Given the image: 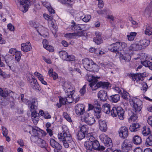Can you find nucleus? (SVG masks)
Masks as SVG:
<instances>
[{"mask_svg": "<svg viewBox=\"0 0 152 152\" xmlns=\"http://www.w3.org/2000/svg\"><path fill=\"white\" fill-rule=\"evenodd\" d=\"M87 138L88 140H89V141H90L92 142H94V141L96 140L94 137L91 134H88L87 135Z\"/></svg>", "mask_w": 152, "mask_h": 152, "instance_id": "nucleus-55", "label": "nucleus"}, {"mask_svg": "<svg viewBox=\"0 0 152 152\" xmlns=\"http://www.w3.org/2000/svg\"><path fill=\"white\" fill-rule=\"evenodd\" d=\"M141 64L146 67H148L152 70V63L149 61L145 60L143 62L141 61Z\"/></svg>", "mask_w": 152, "mask_h": 152, "instance_id": "nucleus-42", "label": "nucleus"}, {"mask_svg": "<svg viewBox=\"0 0 152 152\" xmlns=\"http://www.w3.org/2000/svg\"><path fill=\"white\" fill-rule=\"evenodd\" d=\"M34 83L32 84L31 86V87L33 89L37 90L40 91V90L39 88V86L38 84L37 80H35Z\"/></svg>", "mask_w": 152, "mask_h": 152, "instance_id": "nucleus-46", "label": "nucleus"}, {"mask_svg": "<svg viewBox=\"0 0 152 152\" xmlns=\"http://www.w3.org/2000/svg\"><path fill=\"white\" fill-rule=\"evenodd\" d=\"M146 75L145 72L143 73H138L137 74H134L133 73H131L128 74V76H144Z\"/></svg>", "mask_w": 152, "mask_h": 152, "instance_id": "nucleus-52", "label": "nucleus"}, {"mask_svg": "<svg viewBox=\"0 0 152 152\" xmlns=\"http://www.w3.org/2000/svg\"><path fill=\"white\" fill-rule=\"evenodd\" d=\"M68 69L70 72H71V73H72V75H82L81 74L80 69H73L72 67L69 66Z\"/></svg>", "mask_w": 152, "mask_h": 152, "instance_id": "nucleus-25", "label": "nucleus"}, {"mask_svg": "<svg viewBox=\"0 0 152 152\" xmlns=\"http://www.w3.org/2000/svg\"><path fill=\"white\" fill-rule=\"evenodd\" d=\"M133 143L136 145H140L142 142L141 137L138 135H135L133 138Z\"/></svg>", "mask_w": 152, "mask_h": 152, "instance_id": "nucleus-28", "label": "nucleus"}, {"mask_svg": "<svg viewBox=\"0 0 152 152\" xmlns=\"http://www.w3.org/2000/svg\"><path fill=\"white\" fill-rule=\"evenodd\" d=\"M92 143L90 141H86L85 142L84 146L86 148L87 151H91L93 149Z\"/></svg>", "mask_w": 152, "mask_h": 152, "instance_id": "nucleus-39", "label": "nucleus"}, {"mask_svg": "<svg viewBox=\"0 0 152 152\" xmlns=\"http://www.w3.org/2000/svg\"><path fill=\"white\" fill-rule=\"evenodd\" d=\"M88 130V129L87 126L86 125H83L80 128V131L82 132L85 134L86 132H87Z\"/></svg>", "mask_w": 152, "mask_h": 152, "instance_id": "nucleus-56", "label": "nucleus"}, {"mask_svg": "<svg viewBox=\"0 0 152 152\" xmlns=\"http://www.w3.org/2000/svg\"><path fill=\"white\" fill-rule=\"evenodd\" d=\"M31 119L34 124H36L39 120V114L36 111H33L31 114Z\"/></svg>", "mask_w": 152, "mask_h": 152, "instance_id": "nucleus-22", "label": "nucleus"}, {"mask_svg": "<svg viewBox=\"0 0 152 152\" xmlns=\"http://www.w3.org/2000/svg\"><path fill=\"white\" fill-rule=\"evenodd\" d=\"M84 68L87 70L89 71L93 64L94 62L91 59L85 58L82 60Z\"/></svg>", "mask_w": 152, "mask_h": 152, "instance_id": "nucleus-10", "label": "nucleus"}, {"mask_svg": "<svg viewBox=\"0 0 152 152\" xmlns=\"http://www.w3.org/2000/svg\"><path fill=\"white\" fill-rule=\"evenodd\" d=\"M102 110L107 114H109L110 111V106L108 104H103L102 106Z\"/></svg>", "mask_w": 152, "mask_h": 152, "instance_id": "nucleus-32", "label": "nucleus"}, {"mask_svg": "<svg viewBox=\"0 0 152 152\" xmlns=\"http://www.w3.org/2000/svg\"><path fill=\"white\" fill-rule=\"evenodd\" d=\"M63 131L62 133H59L58 135L59 140L60 141H62L63 145L66 148L69 147L70 144H72L74 142L72 140L71 134H70L67 127L66 126H64L62 127Z\"/></svg>", "mask_w": 152, "mask_h": 152, "instance_id": "nucleus-1", "label": "nucleus"}, {"mask_svg": "<svg viewBox=\"0 0 152 152\" xmlns=\"http://www.w3.org/2000/svg\"><path fill=\"white\" fill-rule=\"evenodd\" d=\"M85 133L82 132H78L77 135V137L79 140H82L85 137Z\"/></svg>", "mask_w": 152, "mask_h": 152, "instance_id": "nucleus-54", "label": "nucleus"}, {"mask_svg": "<svg viewBox=\"0 0 152 152\" xmlns=\"http://www.w3.org/2000/svg\"><path fill=\"white\" fill-rule=\"evenodd\" d=\"M33 134V135H32L31 137V140L36 144L38 142V141L40 138V136L39 135H36L34 132H32Z\"/></svg>", "mask_w": 152, "mask_h": 152, "instance_id": "nucleus-41", "label": "nucleus"}, {"mask_svg": "<svg viewBox=\"0 0 152 152\" xmlns=\"http://www.w3.org/2000/svg\"><path fill=\"white\" fill-rule=\"evenodd\" d=\"M81 120L82 122H85L90 126L93 125L95 122V120L93 115L88 113V112L85 113L82 116Z\"/></svg>", "mask_w": 152, "mask_h": 152, "instance_id": "nucleus-4", "label": "nucleus"}, {"mask_svg": "<svg viewBox=\"0 0 152 152\" xmlns=\"http://www.w3.org/2000/svg\"><path fill=\"white\" fill-rule=\"evenodd\" d=\"M75 37L74 33H68L65 35V37L67 38H72Z\"/></svg>", "mask_w": 152, "mask_h": 152, "instance_id": "nucleus-64", "label": "nucleus"}, {"mask_svg": "<svg viewBox=\"0 0 152 152\" xmlns=\"http://www.w3.org/2000/svg\"><path fill=\"white\" fill-rule=\"evenodd\" d=\"M99 129L103 132L106 131L107 126L106 123L104 120H100L99 121Z\"/></svg>", "mask_w": 152, "mask_h": 152, "instance_id": "nucleus-19", "label": "nucleus"}, {"mask_svg": "<svg viewBox=\"0 0 152 152\" xmlns=\"http://www.w3.org/2000/svg\"><path fill=\"white\" fill-rule=\"evenodd\" d=\"M124 110L120 107H113L110 111L111 115L113 117L118 116L119 118L121 120L124 119L123 116L124 113Z\"/></svg>", "mask_w": 152, "mask_h": 152, "instance_id": "nucleus-5", "label": "nucleus"}, {"mask_svg": "<svg viewBox=\"0 0 152 152\" xmlns=\"http://www.w3.org/2000/svg\"><path fill=\"white\" fill-rule=\"evenodd\" d=\"M71 92H69L67 93V96L65 98H63L62 100L64 102V103L65 104L66 102H67L69 103H71L72 102L74 98L73 97V95L74 93V91H72V90L70 91Z\"/></svg>", "mask_w": 152, "mask_h": 152, "instance_id": "nucleus-12", "label": "nucleus"}, {"mask_svg": "<svg viewBox=\"0 0 152 152\" xmlns=\"http://www.w3.org/2000/svg\"><path fill=\"white\" fill-rule=\"evenodd\" d=\"M123 91L122 93L121 94H122V96L123 99L126 101L128 100L129 99L130 100L129 94L124 90Z\"/></svg>", "mask_w": 152, "mask_h": 152, "instance_id": "nucleus-47", "label": "nucleus"}, {"mask_svg": "<svg viewBox=\"0 0 152 152\" xmlns=\"http://www.w3.org/2000/svg\"><path fill=\"white\" fill-rule=\"evenodd\" d=\"M152 8L150 7V6H148L144 12V15L147 17L151 16V13L152 12Z\"/></svg>", "mask_w": 152, "mask_h": 152, "instance_id": "nucleus-38", "label": "nucleus"}, {"mask_svg": "<svg viewBox=\"0 0 152 152\" xmlns=\"http://www.w3.org/2000/svg\"><path fill=\"white\" fill-rule=\"evenodd\" d=\"M84 105L79 104L77 105L75 107V112L78 115H81L84 113L85 111Z\"/></svg>", "mask_w": 152, "mask_h": 152, "instance_id": "nucleus-13", "label": "nucleus"}, {"mask_svg": "<svg viewBox=\"0 0 152 152\" xmlns=\"http://www.w3.org/2000/svg\"><path fill=\"white\" fill-rule=\"evenodd\" d=\"M93 149L98 150H103L105 149V148L103 146H100L99 142L95 140L92 142Z\"/></svg>", "mask_w": 152, "mask_h": 152, "instance_id": "nucleus-16", "label": "nucleus"}, {"mask_svg": "<svg viewBox=\"0 0 152 152\" xmlns=\"http://www.w3.org/2000/svg\"><path fill=\"white\" fill-rule=\"evenodd\" d=\"M99 138L105 146L110 147L112 146L113 144L112 140L107 135L104 134H102L100 136Z\"/></svg>", "mask_w": 152, "mask_h": 152, "instance_id": "nucleus-7", "label": "nucleus"}, {"mask_svg": "<svg viewBox=\"0 0 152 152\" xmlns=\"http://www.w3.org/2000/svg\"><path fill=\"white\" fill-rule=\"evenodd\" d=\"M150 44V41L147 39H145L140 40L139 41V44H141L142 47H146Z\"/></svg>", "mask_w": 152, "mask_h": 152, "instance_id": "nucleus-40", "label": "nucleus"}, {"mask_svg": "<svg viewBox=\"0 0 152 152\" xmlns=\"http://www.w3.org/2000/svg\"><path fill=\"white\" fill-rule=\"evenodd\" d=\"M140 126L139 124L134 123L130 126L129 129L131 132H136L139 130Z\"/></svg>", "mask_w": 152, "mask_h": 152, "instance_id": "nucleus-27", "label": "nucleus"}, {"mask_svg": "<svg viewBox=\"0 0 152 152\" xmlns=\"http://www.w3.org/2000/svg\"><path fill=\"white\" fill-rule=\"evenodd\" d=\"M27 80L28 82L31 85L32 83H34L35 80H37L36 79L33 77H28Z\"/></svg>", "mask_w": 152, "mask_h": 152, "instance_id": "nucleus-62", "label": "nucleus"}, {"mask_svg": "<svg viewBox=\"0 0 152 152\" xmlns=\"http://www.w3.org/2000/svg\"><path fill=\"white\" fill-rule=\"evenodd\" d=\"M54 20H48V24L50 27L52 33L53 34H56L57 31L56 26L54 24Z\"/></svg>", "mask_w": 152, "mask_h": 152, "instance_id": "nucleus-20", "label": "nucleus"}, {"mask_svg": "<svg viewBox=\"0 0 152 152\" xmlns=\"http://www.w3.org/2000/svg\"><path fill=\"white\" fill-rule=\"evenodd\" d=\"M130 103L132 106L133 109L136 113L139 112L142 107V102L139 99L133 97L130 99Z\"/></svg>", "mask_w": 152, "mask_h": 152, "instance_id": "nucleus-3", "label": "nucleus"}, {"mask_svg": "<svg viewBox=\"0 0 152 152\" xmlns=\"http://www.w3.org/2000/svg\"><path fill=\"white\" fill-rule=\"evenodd\" d=\"M9 92L7 90H3L0 88V95L1 96L5 97H7L9 94Z\"/></svg>", "mask_w": 152, "mask_h": 152, "instance_id": "nucleus-49", "label": "nucleus"}, {"mask_svg": "<svg viewBox=\"0 0 152 152\" xmlns=\"http://www.w3.org/2000/svg\"><path fill=\"white\" fill-rule=\"evenodd\" d=\"M145 34L148 35H150L152 34V28L150 26L148 25L146 26V28L145 31Z\"/></svg>", "mask_w": 152, "mask_h": 152, "instance_id": "nucleus-48", "label": "nucleus"}, {"mask_svg": "<svg viewBox=\"0 0 152 152\" xmlns=\"http://www.w3.org/2000/svg\"><path fill=\"white\" fill-rule=\"evenodd\" d=\"M43 47L50 52H53L54 50L53 47L48 45V41L46 39H44L42 41Z\"/></svg>", "mask_w": 152, "mask_h": 152, "instance_id": "nucleus-21", "label": "nucleus"}, {"mask_svg": "<svg viewBox=\"0 0 152 152\" xmlns=\"http://www.w3.org/2000/svg\"><path fill=\"white\" fill-rule=\"evenodd\" d=\"M37 100L34 99L32 100L31 102H30L28 104V107H29L31 110H35L37 108Z\"/></svg>", "mask_w": 152, "mask_h": 152, "instance_id": "nucleus-26", "label": "nucleus"}, {"mask_svg": "<svg viewBox=\"0 0 152 152\" xmlns=\"http://www.w3.org/2000/svg\"><path fill=\"white\" fill-rule=\"evenodd\" d=\"M21 49L24 52H27L30 50L31 49V44L29 42H27L21 45Z\"/></svg>", "mask_w": 152, "mask_h": 152, "instance_id": "nucleus-17", "label": "nucleus"}, {"mask_svg": "<svg viewBox=\"0 0 152 152\" xmlns=\"http://www.w3.org/2000/svg\"><path fill=\"white\" fill-rule=\"evenodd\" d=\"M15 55V60L18 62L19 61L22 55L21 52L20 51H17Z\"/></svg>", "mask_w": 152, "mask_h": 152, "instance_id": "nucleus-53", "label": "nucleus"}, {"mask_svg": "<svg viewBox=\"0 0 152 152\" xmlns=\"http://www.w3.org/2000/svg\"><path fill=\"white\" fill-rule=\"evenodd\" d=\"M137 33L135 32H130L129 35H127V37L129 40L133 41L136 36Z\"/></svg>", "mask_w": 152, "mask_h": 152, "instance_id": "nucleus-45", "label": "nucleus"}, {"mask_svg": "<svg viewBox=\"0 0 152 152\" xmlns=\"http://www.w3.org/2000/svg\"><path fill=\"white\" fill-rule=\"evenodd\" d=\"M122 52H120L118 55L120 56V58L126 61H128L129 59V57L128 52H124L125 54L124 55L122 54Z\"/></svg>", "mask_w": 152, "mask_h": 152, "instance_id": "nucleus-31", "label": "nucleus"}, {"mask_svg": "<svg viewBox=\"0 0 152 152\" xmlns=\"http://www.w3.org/2000/svg\"><path fill=\"white\" fill-rule=\"evenodd\" d=\"M98 96L101 100L106 101L107 99V92L103 90H101L98 93Z\"/></svg>", "mask_w": 152, "mask_h": 152, "instance_id": "nucleus-15", "label": "nucleus"}, {"mask_svg": "<svg viewBox=\"0 0 152 152\" xmlns=\"http://www.w3.org/2000/svg\"><path fill=\"white\" fill-rule=\"evenodd\" d=\"M100 77H88L87 80L90 83L89 86L93 91H94L99 88L102 87V88H107L109 83L108 82H99L96 84L97 79Z\"/></svg>", "mask_w": 152, "mask_h": 152, "instance_id": "nucleus-2", "label": "nucleus"}, {"mask_svg": "<svg viewBox=\"0 0 152 152\" xmlns=\"http://www.w3.org/2000/svg\"><path fill=\"white\" fill-rule=\"evenodd\" d=\"M119 136L123 139L127 138L129 135L128 130L125 126H122L120 127L118 130Z\"/></svg>", "mask_w": 152, "mask_h": 152, "instance_id": "nucleus-9", "label": "nucleus"}, {"mask_svg": "<svg viewBox=\"0 0 152 152\" xmlns=\"http://www.w3.org/2000/svg\"><path fill=\"white\" fill-rule=\"evenodd\" d=\"M91 18V16L90 15H86L83 18L82 20L85 22H87L90 21Z\"/></svg>", "mask_w": 152, "mask_h": 152, "instance_id": "nucleus-57", "label": "nucleus"}, {"mask_svg": "<svg viewBox=\"0 0 152 152\" xmlns=\"http://www.w3.org/2000/svg\"><path fill=\"white\" fill-rule=\"evenodd\" d=\"M59 55L60 57L64 60H66L68 54L65 51H61L59 53Z\"/></svg>", "mask_w": 152, "mask_h": 152, "instance_id": "nucleus-44", "label": "nucleus"}, {"mask_svg": "<svg viewBox=\"0 0 152 152\" xmlns=\"http://www.w3.org/2000/svg\"><path fill=\"white\" fill-rule=\"evenodd\" d=\"M2 129V134L4 136H6L8 134V130L7 128L3 126L1 127Z\"/></svg>", "mask_w": 152, "mask_h": 152, "instance_id": "nucleus-63", "label": "nucleus"}, {"mask_svg": "<svg viewBox=\"0 0 152 152\" xmlns=\"http://www.w3.org/2000/svg\"><path fill=\"white\" fill-rule=\"evenodd\" d=\"M86 85H85L82 88H81L80 92L82 95H83L86 92Z\"/></svg>", "mask_w": 152, "mask_h": 152, "instance_id": "nucleus-61", "label": "nucleus"}, {"mask_svg": "<svg viewBox=\"0 0 152 152\" xmlns=\"http://www.w3.org/2000/svg\"><path fill=\"white\" fill-rule=\"evenodd\" d=\"M16 2L17 3L20 4L19 9L24 12H26L28 10L31 5V3L28 0H16Z\"/></svg>", "mask_w": 152, "mask_h": 152, "instance_id": "nucleus-6", "label": "nucleus"}, {"mask_svg": "<svg viewBox=\"0 0 152 152\" xmlns=\"http://www.w3.org/2000/svg\"><path fill=\"white\" fill-rule=\"evenodd\" d=\"M96 37L94 39V40L96 44H99L102 42V40L101 38V34L98 32H95Z\"/></svg>", "mask_w": 152, "mask_h": 152, "instance_id": "nucleus-23", "label": "nucleus"}, {"mask_svg": "<svg viewBox=\"0 0 152 152\" xmlns=\"http://www.w3.org/2000/svg\"><path fill=\"white\" fill-rule=\"evenodd\" d=\"M109 99L112 102L116 103L119 100L120 96L118 94H115L110 96Z\"/></svg>", "mask_w": 152, "mask_h": 152, "instance_id": "nucleus-29", "label": "nucleus"}, {"mask_svg": "<svg viewBox=\"0 0 152 152\" xmlns=\"http://www.w3.org/2000/svg\"><path fill=\"white\" fill-rule=\"evenodd\" d=\"M80 30L85 31L87 30L88 28V26L86 24H79Z\"/></svg>", "mask_w": 152, "mask_h": 152, "instance_id": "nucleus-51", "label": "nucleus"}, {"mask_svg": "<svg viewBox=\"0 0 152 152\" xmlns=\"http://www.w3.org/2000/svg\"><path fill=\"white\" fill-rule=\"evenodd\" d=\"M146 140L145 145L147 147L152 145V132L149 134Z\"/></svg>", "mask_w": 152, "mask_h": 152, "instance_id": "nucleus-34", "label": "nucleus"}, {"mask_svg": "<svg viewBox=\"0 0 152 152\" xmlns=\"http://www.w3.org/2000/svg\"><path fill=\"white\" fill-rule=\"evenodd\" d=\"M37 144L42 148H46L47 146V144L46 141L41 138L39 139Z\"/></svg>", "mask_w": 152, "mask_h": 152, "instance_id": "nucleus-35", "label": "nucleus"}, {"mask_svg": "<svg viewBox=\"0 0 152 152\" xmlns=\"http://www.w3.org/2000/svg\"><path fill=\"white\" fill-rule=\"evenodd\" d=\"M53 70L52 69H50L48 72V74L49 76H56L58 75L55 72L53 71Z\"/></svg>", "mask_w": 152, "mask_h": 152, "instance_id": "nucleus-60", "label": "nucleus"}, {"mask_svg": "<svg viewBox=\"0 0 152 152\" xmlns=\"http://www.w3.org/2000/svg\"><path fill=\"white\" fill-rule=\"evenodd\" d=\"M132 143L129 140L126 139L121 144V148L124 152H128L132 149Z\"/></svg>", "mask_w": 152, "mask_h": 152, "instance_id": "nucleus-8", "label": "nucleus"}, {"mask_svg": "<svg viewBox=\"0 0 152 152\" xmlns=\"http://www.w3.org/2000/svg\"><path fill=\"white\" fill-rule=\"evenodd\" d=\"M144 77H132V79L133 81H136L137 83H139L140 80L142 81L144 80Z\"/></svg>", "mask_w": 152, "mask_h": 152, "instance_id": "nucleus-50", "label": "nucleus"}, {"mask_svg": "<svg viewBox=\"0 0 152 152\" xmlns=\"http://www.w3.org/2000/svg\"><path fill=\"white\" fill-rule=\"evenodd\" d=\"M119 45L118 44V42H116L114 43L111 44L109 47L108 49L110 51L114 53L117 54H119L120 51L119 50Z\"/></svg>", "mask_w": 152, "mask_h": 152, "instance_id": "nucleus-11", "label": "nucleus"}, {"mask_svg": "<svg viewBox=\"0 0 152 152\" xmlns=\"http://www.w3.org/2000/svg\"><path fill=\"white\" fill-rule=\"evenodd\" d=\"M134 50H141L142 48V47L141 44H139V42L138 44L134 43Z\"/></svg>", "mask_w": 152, "mask_h": 152, "instance_id": "nucleus-58", "label": "nucleus"}, {"mask_svg": "<svg viewBox=\"0 0 152 152\" xmlns=\"http://www.w3.org/2000/svg\"><path fill=\"white\" fill-rule=\"evenodd\" d=\"M128 114L129 116L128 121L129 122H131L132 121H134L137 119V117L136 114L133 113L131 110L129 111Z\"/></svg>", "mask_w": 152, "mask_h": 152, "instance_id": "nucleus-24", "label": "nucleus"}, {"mask_svg": "<svg viewBox=\"0 0 152 152\" xmlns=\"http://www.w3.org/2000/svg\"><path fill=\"white\" fill-rule=\"evenodd\" d=\"M98 66L96 63H94L89 71L93 72H97L99 71Z\"/></svg>", "mask_w": 152, "mask_h": 152, "instance_id": "nucleus-43", "label": "nucleus"}, {"mask_svg": "<svg viewBox=\"0 0 152 152\" xmlns=\"http://www.w3.org/2000/svg\"><path fill=\"white\" fill-rule=\"evenodd\" d=\"M63 86L65 92L66 93L71 92L70 91L71 90H72V91H74L73 88L71 87V83L69 82H65L63 83Z\"/></svg>", "mask_w": 152, "mask_h": 152, "instance_id": "nucleus-18", "label": "nucleus"}, {"mask_svg": "<svg viewBox=\"0 0 152 152\" xmlns=\"http://www.w3.org/2000/svg\"><path fill=\"white\" fill-rule=\"evenodd\" d=\"M32 132H34L36 135H39L40 137V135L42 136H45L47 134L44 131L41 130L39 128L35 126H31Z\"/></svg>", "mask_w": 152, "mask_h": 152, "instance_id": "nucleus-14", "label": "nucleus"}, {"mask_svg": "<svg viewBox=\"0 0 152 152\" xmlns=\"http://www.w3.org/2000/svg\"><path fill=\"white\" fill-rule=\"evenodd\" d=\"M75 59V57L74 55H68L66 60L68 61H74Z\"/></svg>", "mask_w": 152, "mask_h": 152, "instance_id": "nucleus-59", "label": "nucleus"}, {"mask_svg": "<svg viewBox=\"0 0 152 152\" xmlns=\"http://www.w3.org/2000/svg\"><path fill=\"white\" fill-rule=\"evenodd\" d=\"M151 132L150 129L147 126H144L142 129V134L144 136L148 135Z\"/></svg>", "mask_w": 152, "mask_h": 152, "instance_id": "nucleus-30", "label": "nucleus"}, {"mask_svg": "<svg viewBox=\"0 0 152 152\" xmlns=\"http://www.w3.org/2000/svg\"><path fill=\"white\" fill-rule=\"evenodd\" d=\"M95 104H97L98 107H95L94 109V110L95 113H96V115H97V118H99L100 117V113H101V110L100 108V104H98L97 101L95 102Z\"/></svg>", "mask_w": 152, "mask_h": 152, "instance_id": "nucleus-33", "label": "nucleus"}, {"mask_svg": "<svg viewBox=\"0 0 152 152\" xmlns=\"http://www.w3.org/2000/svg\"><path fill=\"white\" fill-rule=\"evenodd\" d=\"M118 43L119 45H118L119 47V50L120 51H123V52H122L124 53V49H125V48H127V44L124 42H118Z\"/></svg>", "mask_w": 152, "mask_h": 152, "instance_id": "nucleus-37", "label": "nucleus"}, {"mask_svg": "<svg viewBox=\"0 0 152 152\" xmlns=\"http://www.w3.org/2000/svg\"><path fill=\"white\" fill-rule=\"evenodd\" d=\"M72 25L70 26V28L74 31H77L80 30L79 24H76L74 20H72L71 22Z\"/></svg>", "mask_w": 152, "mask_h": 152, "instance_id": "nucleus-36", "label": "nucleus"}]
</instances>
